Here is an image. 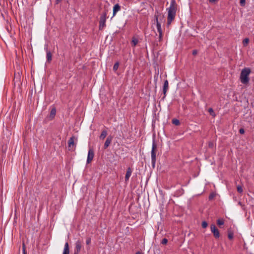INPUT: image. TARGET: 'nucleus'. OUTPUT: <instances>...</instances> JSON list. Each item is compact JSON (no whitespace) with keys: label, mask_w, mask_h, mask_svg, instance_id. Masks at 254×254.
<instances>
[{"label":"nucleus","mask_w":254,"mask_h":254,"mask_svg":"<svg viewBox=\"0 0 254 254\" xmlns=\"http://www.w3.org/2000/svg\"><path fill=\"white\" fill-rule=\"evenodd\" d=\"M112 137L110 136H108L104 143V149H106L110 144L112 141Z\"/></svg>","instance_id":"nucleus-11"},{"label":"nucleus","mask_w":254,"mask_h":254,"mask_svg":"<svg viewBox=\"0 0 254 254\" xmlns=\"http://www.w3.org/2000/svg\"><path fill=\"white\" fill-rule=\"evenodd\" d=\"M108 10L105 9L104 12L101 14L99 21V29L102 30L106 26V20Z\"/></svg>","instance_id":"nucleus-3"},{"label":"nucleus","mask_w":254,"mask_h":254,"mask_svg":"<svg viewBox=\"0 0 254 254\" xmlns=\"http://www.w3.org/2000/svg\"><path fill=\"white\" fill-rule=\"evenodd\" d=\"M172 124L175 126H179L180 125V121L177 119H173L172 120Z\"/></svg>","instance_id":"nucleus-19"},{"label":"nucleus","mask_w":254,"mask_h":254,"mask_svg":"<svg viewBox=\"0 0 254 254\" xmlns=\"http://www.w3.org/2000/svg\"><path fill=\"white\" fill-rule=\"evenodd\" d=\"M132 205H130L128 209V210L130 213H132L133 216L132 217V218L134 219V218L136 216V215H137V213L132 212Z\"/></svg>","instance_id":"nucleus-15"},{"label":"nucleus","mask_w":254,"mask_h":254,"mask_svg":"<svg viewBox=\"0 0 254 254\" xmlns=\"http://www.w3.org/2000/svg\"><path fill=\"white\" fill-rule=\"evenodd\" d=\"M197 51L196 50H194L192 51V55H195L197 54Z\"/></svg>","instance_id":"nucleus-35"},{"label":"nucleus","mask_w":254,"mask_h":254,"mask_svg":"<svg viewBox=\"0 0 254 254\" xmlns=\"http://www.w3.org/2000/svg\"><path fill=\"white\" fill-rule=\"evenodd\" d=\"M125 179L126 181H127V172L125 174Z\"/></svg>","instance_id":"nucleus-36"},{"label":"nucleus","mask_w":254,"mask_h":254,"mask_svg":"<svg viewBox=\"0 0 254 254\" xmlns=\"http://www.w3.org/2000/svg\"><path fill=\"white\" fill-rule=\"evenodd\" d=\"M61 0H56V3H58Z\"/></svg>","instance_id":"nucleus-39"},{"label":"nucleus","mask_w":254,"mask_h":254,"mask_svg":"<svg viewBox=\"0 0 254 254\" xmlns=\"http://www.w3.org/2000/svg\"><path fill=\"white\" fill-rule=\"evenodd\" d=\"M74 136H72L68 141V147L69 150H70L71 146L74 145Z\"/></svg>","instance_id":"nucleus-10"},{"label":"nucleus","mask_w":254,"mask_h":254,"mask_svg":"<svg viewBox=\"0 0 254 254\" xmlns=\"http://www.w3.org/2000/svg\"><path fill=\"white\" fill-rule=\"evenodd\" d=\"M94 156V151L92 149L90 148L88 150V156L87 159V163H89L92 160Z\"/></svg>","instance_id":"nucleus-7"},{"label":"nucleus","mask_w":254,"mask_h":254,"mask_svg":"<svg viewBox=\"0 0 254 254\" xmlns=\"http://www.w3.org/2000/svg\"><path fill=\"white\" fill-rule=\"evenodd\" d=\"M135 254H143L141 252L138 251L135 253Z\"/></svg>","instance_id":"nucleus-38"},{"label":"nucleus","mask_w":254,"mask_h":254,"mask_svg":"<svg viewBox=\"0 0 254 254\" xmlns=\"http://www.w3.org/2000/svg\"><path fill=\"white\" fill-rule=\"evenodd\" d=\"M75 247L74 249V253L79 254L81 251L82 245L81 242L80 240H78L75 243Z\"/></svg>","instance_id":"nucleus-8"},{"label":"nucleus","mask_w":254,"mask_h":254,"mask_svg":"<svg viewBox=\"0 0 254 254\" xmlns=\"http://www.w3.org/2000/svg\"><path fill=\"white\" fill-rule=\"evenodd\" d=\"M86 243L87 245H89L91 243V239L90 238H88L86 241Z\"/></svg>","instance_id":"nucleus-31"},{"label":"nucleus","mask_w":254,"mask_h":254,"mask_svg":"<svg viewBox=\"0 0 254 254\" xmlns=\"http://www.w3.org/2000/svg\"><path fill=\"white\" fill-rule=\"evenodd\" d=\"M249 41H250V40L248 38H246L244 39L243 41V44L244 46H245V47L246 46L248 45V44L249 43Z\"/></svg>","instance_id":"nucleus-21"},{"label":"nucleus","mask_w":254,"mask_h":254,"mask_svg":"<svg viewBox=\"0 0 254 254\" xmlns=\"http://www.w3.org/2000/svg\"><path fill=\"white\" fill-rule=\"evenodd\" d=\"M63 254H69V245L67 242L64 245V250Z\"/></svg>","instance_id":"nucleus-13"},{"label":"nucleus","mask_w":254,"mask_h":254,"mask_svg":"<svg viewBox=\"0 0 254 254\" xmlns=\"http://www.w3.org/2000/svg\"><path fill=\"white\" fill-rule=\"evenodd\" d=\"M237 191L239 193H242L243 192V191L242 187L241 186H237Z\"/></svg>","instance_id":"nucleus-25"},{"label":"nucleus","mask_w":254,"mask_h":254,"mask_svg":"<svg viewBox=\"0 0 254 254\" xmlns=\"http://www.w3.org/2000/svg\"><path fill=\"white\" fill-rule=\"evenodd\" d=\"M169 88V83L167 80H165L164 85H163V98L164 99L166 96V93L168 90Z\"/></svg>","instance_id":"nucleus-9"},{"label":"nucleus","mask_w":254,"mask_h":254,"mask_svg":"<svg viewBox=\"0 0 254 254\" xmlns=\"http://www.w3.org/2000/svg\"><path fill=\"white\" fill-rule=\"evenodd\" d=\"M52 55L50 51H47V60L50 63L52 61Z\"/></svg>","instance_id":"nucleus-14"},{"label":"nucleus","mask_w":254,"mask_h":254,"mask_svg":"<svg viewBox=\"0 0 254 254\" xmlns=\"http://www.w3.org/2000/svg\"><path fill=\"white\" fill-rule=\"evenodd\" d=\"M240 4L242 6H244L246 4V0H240Z\"/></svg>","instance_id":"nucleus-27"},{"label":"nucleus","mask_w":254,"mask_h":254,"mask_svg":"<svg viewBox=\"0 0 254 254\" xmlns=\"http://www.w3.org/2000/svg\"><path fill=\"white\" fill-rule=\"evenodd\" d=\"M208 226V224L206 221H203L201 224V226L203 228H206Z\"/></svg>","instance_id":"nucleus-26"},{"label":"nucleus","mask_w":254,"mask_h":254,"mask_svg":"<svg viewBox=\"0 0 254 254\" xmlns=\"http://www.w3.org/2000/svg\"><path fill=\"white\" fill-rule=\"evenodd\" d=\"M251 72V70L249 67H245L243 69L240 74V80L244 84H247L249 82V76Z\"/></svg>","instance_id":"nucleus-2"},{"label":"nucleus","mask_w":254,"mask_h":254,"mask_svg":"<svg viewBox=\"0 0 254 254\" xmlns=\"http://www.w3.org/2000/svg\"><path fill=\"white\" fill-rule=\"evenodd\" d=\"M119 66V63L118 62L116 63L114 65L113 70L115 71H116L118 69Z\"/></svg>","instance_id":"nucleus-22"},{"label":"nucleus","mask_w":254,"mask_h":254,"mask_svg":"<svg viewBox=\"0 0 254 254\" xmlns=\"http://www.w3.org/2000/svg\"><path fill=\"white\" fill-rule=\"evenodd\" d=\"M131 172H132L131 169L129 167H128V179L129 178L130 176L131 175Z\"/></svg>","instance_id":"nucleus-30"},{"label":"nucleus","mask_w":254,"mask_h":254,"mask_svg":"<svg viewBox=\"0 0 254 254\" xmlns=\"http://www.w3.org/2000/svg\"><path fill=\"white\" fill-rule=\"evenodd\" d=\"M138 39L135 37H133L131 42V44L132 46H135L136 45V44L138 43Z\"/></svg>","instance_id":"nucleus-18"},{"label":"nucleus","mask_w":254,"mask_h":254,"mask_svg":"<svg viewBox=\"0 0 254 254\" xmlns=\"http://www.w3.org/2000/svg\"><path fill=\"white\" fill-rule=\"evenodd\" d=\"M238 203L240 205H242V202L241 201H239Z\"/></svg>","instance_id":"nucleus-40"},{"label":"nucleus","mask_w":254,"mask_h":254,"mask_svg":"<svg viewBox=\"0 0 254 254\" xmlns=\"http://www.w3.org/2000/svg\"><path fill=\"white\" fill-rule=\"evenodd\" d=\"M74 254H78V253H74Z\"/></svg>","instance_id":"nucleus-41"},{"label":"nucleus","mask_w":254,"mask_h":254,"mask_svg":"<svg viewBox=\"0 0 254 254\" xmlns=\"http://www.w3.org/2000/svg\"><path fill=\"white\" fill-rule=\"evenodd\" d=\"M120 9V5L118 3L116 4L113 7V15L114 16Z\"/></svg>","instance_id":"nucleus-12"},{"label":"nucleus","mask_w":254,"mask_h":254,"mask_svg":"<svg viewBox=\"0 0 254 254\" xmlns=\"http://www.w3.org/2000/svg\"><path fill=\"white\" fill-rule=\"evenodd\" d=\"M177 10V4L175 0H171L170 7L168 8L167 24H170L175 18Z\"/></svg>","instance_id":"nucleus-1"},{"label":"nucleus","mask_w":254,"mask_h":254,"mask_svg":"<svg viewBox=\"0 0 254 254\" xmlns=\"http://www.w3.org/2000/svg\"><path fill=\"white\" fill-rule=\"evenodd\" d=\"M107 134V131H106V130L102 131L101 132V134L100 136V139H104L106 137Z\"/></svg>","instance_id":"nucleus-17"},{"label":"nucleus","mask_w":254,"mask_h":254,"mask_svg":"<svg viewBox=\"0 0 254 254\" xmlns=\"http://www.w3.org/2000/svg\"><path fill=\"white\" fill-rule=\"evenodd\" d=\"M210 3H215L217 2L218 0H208Z\"/></svg>","instance_id":"nucleus-33"},{"label":"nucleus","mask_w":254,"mask_h":254,"mask_svg":"<svg viewBox=\"0 0 254 254\" xmlns=\"http://www.w3.org/2000/svg\"><path fill=\"white\" fill-rule=\"evenodd\" d=\"M208 111L209 113V114L213 117L216 116V114H215V112H214V110H213L212 108H209L208 110Z\"/></svg>","instance_id":"nucleus-20"},{"label":"nucleus","mask_w":254,"mask_h":254,"mask_svg":"<svg viewBox=\"0 0 254 254\" xmlns=\"http://www.w3.org/2000/svg\"><path fill=\"white\" fill-rule=\"evenodd\" d=\"M154 16L156 22L157 31L159 32V40L160 41L163 37V32L161 29V23L158 21V15L155 14Z\"/></svg>","instance_id":"nucleus-5"},{"label":"nucleus","mask_w":254,"mask_h":254,"mask_svg":"<svg viewBox=\"0 0 254 254\" xmlns=\"http://www.w3.org/2000/svg\"><path fill=\"white\" fill-rule=\"evenodd\" d=\"M209 147H212L213 146V143H209Z\"/></svg>","instance_id":"nucleus-37"},{"label":"nucleus","mask_w":254,"mask_h":254,"mask_svg":"<svg viewBox=\"0 0 254 254\" xmlns=\"http://www.w3.org/2000/svg\"><path fill=\"white\" fill-rule=\"evenodd\" d=\"M22 251L23 254H26V251H25V245L23 244V247H22Z\"/></svg>","instance_id":"nucleus-34"},{"label":"nucleus","mask_w":254,"mask_h":254,"mask_svg":"<svg viewBox=\"0 0 254 254\" xmlns=\"http://www.w3.org/2000/svg\"><path fill=\"white\" fill-rule=\"evenodd\" d=\"M157 148V145L154 141L152 143V147L151 152V163L153 167H155L156 163V149Z\"/></svg>","instance_id":"nucleus-4"},{"label":"nucleus","mask_w":254,"mask_h":254,"mask_svg":"<svg viewBox=\"0 0 254 254\" xmlns=\"http://www.w3.org/2000/svg\"><path fill=\"white\" fill-rule=\"evenodd\" d=\"M228 237L229 239L232 240L233 238V233L232 232H229Z\"/></svg>","instance_id":"nucleus-28"},{"label":"nucleus","mask_w":254,"mask_h":254,"mask_svg":"<svg viewBox=\"0 0 254 254\" xmlns=\"http://www.w3.org/2000/svg\"><path fill=\"white\" fill-rule=\"evenodd\" d=\"M239 133L240 134H244L245 133V130L244 128H241L240 129H239Z\"/></svg>","instance_id":"nucleus-32"},{"label":"nucleus","mask_w":254,"mask_h":254,"mask_svg":"<svg viewBox=\"0 0 254 254\" xmlns=\"http://www.w3.org/2000/svg\"><path fill=\"white\" fill-rule=\"evenodd\" d=\"M210 230L211 232L213 234L215 238H219L220 237V233L218 229L216 228L214 224L210 225Z\"/></svg>","instance_id":"nucleus-6"},{"label":"nucleus","mask_w":254,"mask_h":254,"mask_svg":"<svg viewBox=\"0 0 254 254\" xmlns=\"http://www.w3.org/2000/svg\"><path fill=\"white\" fill-rule=\"evenodd\" d=\"M215 195H216L215 193H214V192H211V193L210 194L209 196V200H212V199H213L214 198V197L215 196Z\"/></svg>","instance_id":"nucleus-24"},{"label":"nucleus","mask_w":254,"mask_h":254,"mask_svg":"<svg viewBox=\"0 0 254 254\" xmlns=\"http://www.w3.org/2000/svg\"><path fill=\"white\" fill-rule=\"evenodd\" d=\"M224 223V222L223 219H218L217 220V224L219 226L223 225Z\"/></svg>","instance_id":"nucleus-23"},{"label":"nucleus","mask_w":254,"mask_h":254,"mask_svg":"<svg viewBox=\"0 0 254 254\" xmlns=\"http://www.w3.org/2000/svg\"><path fill=\"white\" fill-rule=\"evenodd\" d=\"M56 109H55V108L52 109L50 112V117L52 119H53L55 117V116L56 115Z\"/></svg>","instance_id":"nucleus-16"},{"label":"nucleus","mask_w":254,"mask_h":254,"mask_svg":"<svg viewBox=\"0 0 254 254\" xmlns=\"http://www.w3.org/2000/svg\"><path fill=\"white\" fill-rule=\"evenodd\" d=\"M168 240L166 238H164L162 240L161 244L163 245H165L167 243Z\"/></svg>","instance_id":"nucleus-29"}]
</instances>
